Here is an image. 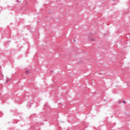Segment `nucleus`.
<instances>
[{"label":"nucleus","instance_id":"obj_5","mask_svg":"<svg viewBox=\"0 0 130 130\" xmlns=\"http://www.w3.org/2000/svg\"><path fill=\"white\" fill-rule=\"evenodd\" d=\"M73 41H74V42H76V40L74 39Z\"/></svg>","mask_w":130,"mask_h":130},{"label":"nucleus","instance_id":"obj_2","mask_svg":"<svg viewBox=\"0 0 130 130\" xmlns=\"http://www.w3.org/2000/svg\"><path fill=\"white\" fill-rule=\"evenodd\" d=\"M11 80L10 79H7L6 80L7 83H8V82H10Z\"/></svg>","mask_w":130,"mask_h":130},{"label":"nucleus","instance_id":"obj_3","mask_svg":"<svg viewBox=\"0 0 130 130\" xmlns=\"http://www.w3.org/2000/svg\"><path fill=\"white\" fill-rule=\"evenodd\" d=\"M119 104H120V103H121V101H119Z\"/></svg>","mask_w":130,"mask_h":130},{"label":"nucleus","instance_id":"obj_1","mask_svg":"<svg viewBox=\"0 0 130 130\" xmlns=\"http://www.w3.org/2000/svg\"><path fill=\"white\" fill-rule=\"evenodd\" d=\"M26 74H30V71L29 70H27L25 71Z\"/></svg>","mask_w":130,"mask_h":130},{"label":"nucleus","instance_id":"obj_4","mask_svg":"<svg viewBox=\"0 0 130 130\" xmlns=\"http://www.w3.org/2000/svg\"><path fill=\"white\" fill-rule=\"evenodd\" d=\"M123 103H126L125 101H123Z\"/></svg>","mask_w":130,"mask_h":130}]
</instances>
